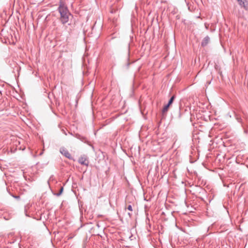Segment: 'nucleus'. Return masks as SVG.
<instances>
[{
  "label": "nucleus",
  "instance_id": "nucleus-1",
  "mask_svg": "<svg viewBox=\"0 0 248 248\" xmlns=\"http://www.w3.org/2000/svg\"><path fill=\"white\" fill-rule=\"evenodd\" d=\"M58 10L60 14V20L62 24L67 23L71 16L67 7L62 1L60 2Z\"/></svg>",
  "mask_w": 248,
  "mask_h": 248
},
{
  "label": "nucleus",
  "instance_id": "nucleus-2",
  "mask_svg": "<svg viewBox=\"0 0 248 248\" xmlns=\"http://www.w3.org/2000/svg\"><path fill=\"white\" fill-rule=\"evenodd\" d=\"M79 163L81 165H83L86 166L89 165V161L87 159V157L86 155H83L81 156L78 160Z\"/></svg>",
  "mask_w": 248,
  "mask_h": 248
},
{
  "label": "nucleus",
  "instance_id": "nucleus-3",
  "mask_svg": "<svg viewBox=\"0 0 248 248\" xmlns=\"http://www.w3.org/2000/svg\"><path fill=\"white\" fill-rule=\"evenodd\" d=\"M239 5L248 11V2L247 0H237Z\"/></svg>",
  "mask_w": 248,
  "mask_h": 248
},
{
  "label": "nucleus",
  "instance_id": "nucleus-4",
  "mask_svg": "<svg viewBox=\"0 0 248 248\" xmlns=\"http://www.w3.org/2000/svg\"><path fill=\"white\" fill-rule=\"evenodd\" d=\"M60 153L63 155H64L66 157L69 158V159H71L72 158V156L71 155V154L69 153V152H68V151L64 148H61L60 149Z\"/></svg>",
  "mask_w": 248,
  "mask_h": 248
},
{
  "label": "nucleus",
  "instance_id": "nucleus-5",
  "mask_svg": "<svg viewBox=\"0 0 248 248\" xmlns=\"http://www.w3.org/2000/svg\"><path fill=\"white\" fill-rule=\"evenodd\" d=\"M210 41V37L208 36L205 37L201 43V45L202 46H205L207 45Z\"/></svg>",
  "mask_w": 248,
  "mask_h": 248
},
{
  "label": "nucleus",
  "instance_id": "nucleus-6",
  "mask_svg": "<svg viewBox=\"0 0 248 248\" xmlns=\"http://www.w3.org/2000/svg\"><path fill=\"white\" fill-rule=\"evenodd\" d=\"M76 137L79 140H80L82 141V142H84L85 143H86L88 142V140L85 137H84V136H82L80 135H79V134H76Z\"/></svg>",
  "mask_w": 248,
  "mask_h": 248
},
{
  "label": "nucleus",
  "instance_id": "nucleus-7",
  "mask_svg": "<svg viewBox=\"0 0 248 248\" xmlns=\"http://www.w3.org/2000/svg\"><path fill=\"white\" fill-rule=\"evenodd\" d=\"M169 107H170V105H169L168 104H167L166 105H165L164 107V108L162 110V114L163 116H164L165 115L166 112H167V111L168 110Z\"/></svg>",
  "mask_w": 248,
  "mask_h": 248
},
{
  "label": "nucleus",
  "instance_id": "nucleus-8",
  "mask_svg": "<svg viewBox=\"0 0 248 248\" xmlns=\"http://www.w3.org/2000/svg\"><path fill=\"white\" fill-rule=\"evenodd\" d=\"M175 97V96L174 95H173L172 96H171V97L169 100L167 104H168L170 106L172 103Z\"/></svg>",
  "mask_w": 248,
  "mask_h": 248
},
{
  "label": "nucleus",
  "instance_id": "nucleus-9",
  "mask_svg": "<svg viewBox=\"0 0 248 248\" xmlns=\"http://www.w3.org/2000/svg\"><path fill=\"white\" fill-rule=\"evenodd\" d=\"M63 190V187H61V188H60L59 192L57 194H56V195L57 196H60L62 194V193Z\"/></svg>",
  "mask_w": 248,
  "mask_h": 248
},
{
  "label": "nucleus",
  "instance_id": "nucleus-10",
  "mask_svg": "<svg viewBox=\"0 0 248 248\" xmlns=\"http://www.w3.org/2000/svg\"><path fill=\"white\" fill-rule=\"evenodd\" d=\"M127 209L129 211H132V207L131 205H129L128 206H127Z\"/></svg>",
  "mask_w": 248,
  "mask_h": 248
},
{
  "label": "nucleus",
  "instance_id": "nucleus-11",
  "mask_svg": "<svg viewBox=\"0 0 248 248\" xmlns=\"http://www.w3.org/2000/svg\"><path fill=\"white\" fill-rule=\"evenodd\" d=\"M14 197L16 199H19V196H14Z\"/></svg>",
  "mask_w": 248,
  "mask_h": 248
},
{
  "label": "nucleus",
  "instance_id": "nucleus-12",
  "mask_svg": "<svg viewBox=\"0 0 248 248\" xmlns=\"http://www.w3.org/2000/svg\"><path fill=\"white\" fill-rule=\"evenodd\" d=\"M128 216H129V217H131V213H128Z\"/></svg>",
  "mask_w": 248,
  "mask_h": 248
},
{
  "label": "nucleus",
  "instance_id": "nucleus-13",
  "mask_svg": "<svg viewBox=\"0 0 248 248\" xmlns=\"http://www.w3.org/2000/svg\"><path fill=\"white\" fill-rule=\"evenodd\" d=\"M63 133H64L65 135H67V134H66V133L65 132V131H64V130H63Z\"/></svg>",
  "mask_w": 248,
  "mask_h": 248
}]
</instances>
